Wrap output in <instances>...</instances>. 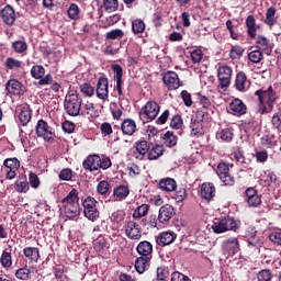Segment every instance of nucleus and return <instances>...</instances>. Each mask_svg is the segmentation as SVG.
I'll use <instances>...</instances> for the list:
<instances>
[{"label":"nucleus","instance_id":"34","mask_svg":"<svg viewBox=\"0 0 281 281\" xmlns=\"http://www.w3.org/2000/svg\"><path fill=\"white\" fill-rule=\"evenodd\" d=\"M246 236L248 238L249 245H251L252 247H260V239L256 238V227H248Z\"/></svg>","mask_w":281,"mask_h":281},{"label":"nucleus","instance_id":"40","mask_svg":"<svg viewBox=\"0 0 281 281\" xmlns=\"http://www.w3.org/2000/svg\"><path fill=\"white\" fill-rule=\"evenodd\" d=\"M190 128L191 135H203V133H205L201 121H191Z\"/></svg>","mask_w":281,"mask_h":281},{"label":"nucleus","instance_id":"41","mask_svg":"<svg viewBox=\"0 0 281 281\" xmlns=\"http://www.w3.org/2000/svg\"><path fill=\"white\" fill-rule=\"evenodd\" d=\"M67 12L71 21H78V19H80V8L76 3H71Z\"/></svg>","mask_w":281,"mask_h":281},{"label":"nucleus","instance_id":"23","mask_svg":"<svg viewBox=\"0 0 281 281\" xmlns=\"http://www.w3.org/2000/svg\"><path fill=\"white\" fill-rule=\"evenodd\" d=\"M249 80L247 79V75L243 71L238 72L235 79V87L237 91H240L241 93L247 91L249 89Z\"/></svg>","mask_w":281,"mask_h":281},{"label":"nucleus","instance_id":"45","mask_svg":"<svg viewBox=\"0 0 281 281\" xmlns=\"http://www.w3.org/2000/svg\"><path fill=\"white\" fill-rule=\"evenodd\" d=\"M148 210H150V206L148 204H142L139 205L133 213V218H142L148 214Z\"/></svg>","mask_w":281,"mask_h":281},{"label":"nucleus","instance_id":"20","mask_svg":"<svg viewBox=\"0 0 281 281\" xmlns=\"http://www.w3.org/2000/svg\"><path fill=\"white\" fill-rule=\"evenodd\" d=\"M201 196L205 199V201H212L214 196H216V187L212 182H204L201 186Z\"/></svg>","mask_w":281,"mask_h":281},{"label":"nucleus","instance_id":"38","mask_svg":"<svg viewBox=\"0 0 281 281\" xmlns=\"http://www.w3.org/2000/svg\"><path fill=\"white\" fill-rule=\"evenodd\" d=\"M0 265L3 269H10L12 267V254L4 250L0 257Z\"/></svg>","mask_w":281,"mask_h":281},{"label":"nucleus","instance_id":"55","mask_svg":"<svg viewBox=\"0 0 281 281\" xmlns=\"http://www.w3.org/2000/svg\"><path fill=\"white\" fill-rule=\"evenodd\" d=\"M29 182L31 188H34V190L38 189V187L41 186V179H38V176L34 172L30 173Z\"/></svg>","mask_w":281,"mask_h":281},{"label":"nucleus","instance_id":"3","mask_svg":"<svg viewBox=\"0 0 281 281\" xmlns=\"http://www.w3.org/2000/svg\"><path fill=\"white\" fill-rule=\"evenodd\" d=\"M81 106H82V99L80 98V94H78V91L76 90L68 91L65 99V109L68 115H72L74 117L80 115Z\"/></svg>","mask_w":281,"mask_h":281},{"label":"nucleus","instance_id":"35","mask_svg":"<svg viewBox=\"0 0 281 281\" xmlns=\"http://www.w3.org/2000/svg\"><path fill=\"white\" fill-rule=\"evenodd\" d=\"M131 194V190H128V187L126 186H120L114 189L113 195L117 201H122V199H126Z\"/></svg>","mask_w":281,"mask_h":281},{"label":"nucleus","instance_id":"27","mask_svg":"<svg viewBox=\"0 0 281 281\" xmlns=\"http://www.w3.org/2000/svg\"><path fill=\"white\" fill-rule=\"evenodd\" d=\"M153 257H138L135 260V269L137 273H144L150 267V260Z\"/></svg>","mask_w":281,"mask_h":281},{"label":"nucleus","instance_id":"1","mask_svg":"<svg viewBox=\"0 0 281 281\" xmlns=\"http://www.w3.org/2000/svg\"><path fill=\"white\" fill-rule=\"evenodd\" d=\"M255 95L258 98V112L261 115L267 113H272L276 106V102H278V92L273 89V87H268V89H260L255 92Z\"/></svg>","mask_w":281,"mask_h":281},{"label":"nucleus","instance_id":"53","mask_svg":"<svg viewBox=\"0 0 281 281\" xmlns=\"http://www.w3.org/2000/svg\"><path fill=\"white\" fill-rule=\"evenodd\" d=\"M80 91L83 95H87L88 98H91V95H93V93H95V89L92 87L91 83L81 85Z\"/></svg>","mask_w":281,"mask_h":281},{"label":"nucleus","instance_id":"61","mask_svg":"<svg viewBox=\"0 0 281 281\" xmlns=\"http://www.w3.org/2000/svg\"><path fill=\"white\" fill-rule=\"evenodd\" d=\"M258 281H269L271 280V271L262 270L257 274Z\"/></svg>","mask_w":281,"mask_h":281},{"label":"nucleus","instance_id":"11","mask_svg":"<svg viewBox=\"0 0 281 281\" xmlns=\"http://www.w3.org/2000/svg\"><path fill=\"white\" fill-rule=\"evenodd\" d=\"M4 170H5V177L7 179H14L16 177V170L21 168V161L16 158H7L3 161Z\"/></svg>","mask_w":281,"mask_h":281},{"label":"nucleus","instance_id":"2","mask_svg":"<svg viewBox=\"0 0 281 281\" xmlns=\"http://www.w3.org/2000/svg\"><path fill=\"white\" fill-rule=\"evenodd\" d=\"M78 194V190L72 189L68 195L61 200L64 214L67 218L80 216V198Z\"/></svg>","mask_w":281,"mask_h":281},{"label":"nucleus","instance_id":"49","mask_svg":"<svg viewBox=\"0 0 281 281\" xmlns=\"http://www.w3.org/2000/svg\"><path fill=\"white\" fill-rule=\"evenodd\" d=\"M261 181L265 183V186H271V183H276L278 181V176L273 172H265L261 176Z\"/></svg>","mask_w":281,"mask_h":281},{"label":"nucleus","instance_id":"25","mask_svg":"<svg viewBox=\"0 0 281 281\" xmlns=\"http://www.w3.org/2000/svg\"><path fill=\"white\" fill-rule=\"evenodd\" d=\"M123 135H134L137 132V123L132 119H125L121 125Z\"/></svg>","mask_w":281,"mask_h":281},{"label":"nucleus","instance_id":"59","mask_svg":"<svg viewBox=\"0 0 281 281\" xmlns=\"http://www.w3.org/2000/svg\"><path fill=\"white\" fill-rule=\"evenodd\" d=\"M168 270L164 267L157 268V281H164L168 278Z\"/></svg>","mask_w":281,"mask_h":281},{"label":"nucleus","instance_id":"56","mask_svg":"<svg viewBox=\"0 0 281 281\" xmlns=\"http://www.w3.org/2000/svg\"><path fill=\"white\" fill-rule=\"evenodd\" d=\"M21 65V60L14 59L12 57L7 58L5 60V67H8L9 69H19Z\"/></svg>","mask_w":281,"mask_h":281},{"label":"nucleus","instance_id":"8","mask_svg":"<svg viewBox=\"0 0 281 281\" xmlns=\"http://www.w3.org/2000/svg\"><path fill=\"white\" fill-rule=\"evenodd\" d=\"M124 232L127 238L131 240H140L142 239V226L137 224L135 221H125L124 223Z\"/></svg>","mask_w":281,"mask_h":281},{"label":"nucleus","instance_id":"10","mask_svg":"<svg viewBox=\"0 0 281 281\" xmlns=\"http://www.w3.org/2000/svg\"><path fill=\"white\" fill-rule=\"evenodd\" d=\"M216 172L217 177H220L221 181L225 186H234V183L236 182L232 173H229V165L225 162H220Z\"/></svg>","mask_w":281,"mask_h":281},{"label":"nucleus","instance_id":"33","mask_svg":"<svg viewBox=\"0 0 281 281\" xmlns=\"http://www.w3.org/2000/svg\"><path fill=\"white\" fill-rule=\"evenodd\" d=\"M23 254L25 258H29V260H32L33 262H38V258H41V254L36 247H25Z\"/></svg>","mask_w":281,"mask_h":281},{"label":"nucleus","instance_id":"12","mask_svg":"<svg viewBox=\"0 0 281 281\" xmlns=\"http://www.w3.org/2000/svg\"><path fill=\"white\" fill-rule=\"evenodd\" d=\"M164 83L168 89L171 91H175L181 87V80L179 79V75L175 71H168L165 74L164 78Z\"/></svg>","mask_w":281,"mask_h":281},{"label":"nucleus","instance_id":"6","mask_svg":"<svg viewBox=\"0 0 281 281\" xmlns=\"http://www.w3.org/2000/svg\"><path fill=\"white\" fill-rule=\"evenodd\" d=\"M83 214L88 221L95 222L100 218V211L98 210V200L93 196H88L83 203Z\"/></svg>","mask_w":281,"mask_h":281},{"label":"nucleus","instance_id":"50","mask_svg":"<svg viewBox=\"0 0 281 281\" xmlns=\"http://www.w3.org/2000/svg\"><path fill=\"white\" fill-rule=\"evenodd\" d=\"M124 37V31L116 29L108 32L105 34L106 41H116L117 38H123Z\"/></svg>","mask_w":281,"mask_h":281},{"label":"nucleus","instance_id":"9","mask_svg":"<svg viewBox=\"0 0 281 281\" xmlns=\"http://www.w3.org/2000/svg\"><path fill=\"white\" fill-rule=\"evenodd\" d=\"M159 104L155 101L147 102L139 112L140 120H155L159 115Z\"/></svg>","mask_w":281,"mask_h":281},{"label":"nucleus","instance_id":"22","mask_svg":"<svg viewBox=\"0 0 281 281\" xmlns=\"http://www.w3.org/2000/svg\"><path fill=\"white\" fill-rule=\"evenodd\" d=\"M149 148L150 147L148 146V142H146V140L137 142L135 144V148L133 151L135 159H139V160L144 159V157L146 156V153H148Z\"/></svg>","mask_w":281,"mask_h":281},{"label":"nucleus","instance_id":"47","mask_svg":"<svg viewBox=\"0 0 281 281\" xmlns=\"http://www.w3.org/2000/svg\"><path fill=\"white\" fill-rule=\"evenodd\" d=\"M243 54H245V48L236 45L232 47L229 52V58H232V60H238V58H240Z\"/></svg>","mask_w":281,"mask_h":281},{"label":"nucleus","instance_id":"24","mask_svg":"<svg viewBox=\"0 0 281 281\" xmlns=\"http://www.w3.org/2000/svg\"><path fill=\"white\" fill-rule=\"evenodd\" d=\"M136 251L142 257L153 258V244L148 240H143L137 245Z\"/></svg>","mask_w":281,"mask_h":281},{"label":"nucleus","instance_id":"18","mask_svg":"<svg viewBox=\"0 0 281 281\" xmlns=\"http://www.w3.org/2000/svg\"><path fill=\"white\" fill-rule=\"evenodd\" d=\"M222 248L227 254H236L240 249V241H238L237 237H229L223 241Z\"/></svg>","mask_w":281,"mask_h":281},{"label":"nucleus","instance_id":"31","mask_svg":"<svg viewBox=\"0 0 281 281\" xmlns=\"http://www.w3.org/2000/svg\"><path fill=\"white\" fill-rule=\"evenodd\" d=\"M32 273H36V268H20L15 271V278H18V280H30V276H32Z\"/></svg>","mask_w":281,"mask_h":281},{"label":"nucleus","instance_id":"37","mask_svg":"<svg viewBox=\"0 0 281 281\" xmlns=\"http://www.w3.org/2000/svg\"><path fill=\"white\" fill-rule=\"evenodd\" d=\"M30 190V184L27 183V178L21 177L15 181V192H27Z\"/></svg>","mask_w":281,"mask_h":281},{"label":"nucleus","instance_id":"39","mask_svg":"<svg viewBox=\"0 0 281 281\" xmlns=\"http://www.w3.org/2000/svg\"><path fill=\"white\" fill-rule=\"evenodd\" d=\"M177 135L172 132H167L164 136V144L165 146H168V148H172V146H177Z\"/></svg>","mask_w":281,"mask_h":281},{"label":"nucleus","instance_id":"19","mask_svg":"<svg viewBox=\"0 0 281 281\" xmlns=\"http://www.w3.org/2000/svg\"><path fill=\"white\" fill-rule=\"evenodd\" d=\"M175 215V207L170 204H165L160 207L159 214H158V221L159 223H168L170 218Z\"/></svg>","mask_w":281,"mask_h":281},{"label":"nucleus","instance_id":"43","mask_svg":"<svg viewBox=\"0 0 281 281\" xmlns=\"http://www.w3.org/2000/svg\"><path fill=\"white\" fill-rule=\"evenodd\" d=\"M92 247L99 252L103 251L106 247V239L104 238V236L100 235L99 237H97L92 243Z\"/></svg>","mask_w":281,"mask_h":281},{"label":"nucleus","instance_id":"54","mask_svg":"<svg viewBox=\"0 0 281 281\" xmlns=\"http://www.w3.org/2000/svg\"><path fill=\"white\" fill-rule=\"evenodd\" d=\"M263 56H262V52L260 50H252L248 54V59L251 63L258 64L260 63V60H262Z\"/></svg>","mask_w":281,"mask_h":281},{"label":"nucleus","instance_id":"57","mask_svg":"<svg viewBox=\"0 0 281 281\" xmlns=\"http://www.w3.org/2000/svg\"><path fill=\"white\" fill-rule=\"evenodd\" d=\"M258 164H266L267 159H269V153L267 150H259L255 155Z\"/></svg>","mask_w":281,"mask_h":281},{"label":"nucleus","instance_id":"60","mask_svg":"<svg viewBox=\"0 0 281 281\" xmlns=\"http://www.w3.org/2000/svg\"><path fill=\"white\" fill-rule=\"evenodd\" d=\"M124 216H126V213H124V211H116L112 214V221H114V223H122V221H124Z\"/></svg>","mask_w":281,"mask_h":281},{"label":"nucleus","instance_id":"16","mask_svg":"<svg viewBox=\"0 0 281 281\" xmlns=\"http://www.w3.org/2000/svg\"><path fill=\"white\" fill-rule=\"evenodd\" d=\"M177 240V234L173 232L167 231L158 234L156 236V243L159 247H166V245H172Z\"/></svg>","mask_w":281,"mask_h":281},{"label":"nucleus","instance_id":"58","mask_svg":"<svg viewBox=\"0 0 281 281\" xmlns=\"http://www.w3.org/2000/svg\"><path fill=\"white\" fill-rule=\"evenodd\" d=\"M97 192L99 194H108L109 193V182L108 181H101L97 186Z\"/></svg>","mask_w":281,"mask_h":281},{"label":"nucleus","instance_id":"63","mask_svg":"<svg viewBox=\"0 0 281 281\" xmlns=\"http://www.w3.org/2000/svg\"><path fill=\"white\" fill-rule=\"evenodd\" d=\"M171 281H190V278L181 272H173L171 274Z\"/></svg>","mask_w":281,"mask_h":281},{"label":"nucleus","instance_id":"14","mask_svg":"<svg viewBox=\"0 0 281 281\" xmlns=\"http://www.w3.org/2000/svg\"><path fill=\"white\" fill-rule=\"evenodd\" d=\"M7 91L12 95H23L27 91V89L23 83H21V81L16 79H10L7 82Z\"/></svg>","mask_w":281,"mask_h":281},{"label":"nucleus","instance_id":"5","mask_svg":"<svg viewBox=\"0 0 281 281\" xmlns=\"http://www.w3.org/2000/svg\"><path fill=\"white\" fill-rule=\"evenodd\" d=\"M212 229L215 234L236 232V229H238V223H236L233 217H224L222 220H215L213 222Z\"/></svg>","mask_w":281,"mask_h":281},{"label":"nucleus","instance_id":"62","mask_svg":"<svg viewBox=\"0 0 281 281\" xmlns=\"http://www.w3.org/2000/svg\"><path fill=\"white\" fill-rule=\"evenodd\" d=\"M269 240H271V243H274V245H281V232H272L269 235Z\"/></svg>","mask_w":281,"mask_h":281},{"label":"nucleus","instance_id":"64","mask_svg":"<svg viewBox=\"0 0 281 281\" xmlns=\"http://www.w3.org/2000/svg\"><path fill=\"white\" fill-rule=\"evenodd\" d=\"M272 124L274 128H277L281 133V114H274L272 116Z\"/></svg>","mask_w":281,"mask_h":281},{"label":"nucleus","instance_id":"28","mask_svg":"<svg viewBox=\"0 0 281 281\" xmlns=\"http://www.w3.org/2000/svg\"><path fill=\"white\" fill-rule=\"evenodd\" d=\"M246 27H247V34L250 38H256V34L258 32V26L256 24V18L254 15H248L246 19Z\"/></svg>","mask_w":281,"mask_h":281},{"label":"nucleus","instance_id":"51","mask_svg":"<svg viewBox=\"0 0 281 281\" xmlns=\"http://www.w3.org/2000/svg\"><path fill=\"white\" fill-rule=\"evenodd\" d=\"M103 8L106 12H115L119 8L117 0H103Z\"/></svg>","mask_w":281,"mask_h":281},{"label":"nucleus","instance_id":"17","mask_svg":"<svg viewBox=\"0 0 281 281\" xmlns=\"http://www.w3.org/2000/svg\"><path fill=\"white\" fill-rule=\"evenodd\" d=\"M229 111L232 115L240 117V115H245V113H247V105L240 99H233L229 103Z\"/></svg>","mask_w":281,"mask_h":281},{"label":"nucleus","instance_id":"21","mask_svg":"<svg viewBox=\"0 0 281 281\" xmlns=\"http://www.w3.org/2000/svg\"><path fill=\"white\" fill-rule=\"evenodd\" d=\"M1 19L7 25H14V21H16L14 9L10 5L4 7L1 10Z\"/></svg>","mask_w":281,"mask_h":281},{"label":"nucleus","instance_id":"30","mask_svg":"<svg viewBox=\"0 0 281 281\" xmlns=\"http://www.w3.org/2000/svg\"><path fill=\"white\" fill-rule=\"evenodd\" d=\"M19 120L22 126H27V124H30V121L32 120V110H30V105H24L21 108Z\"/></svg>","mask_w":281,"mask_h":281},{"label":"nucleus","instance_id":"44","mask_svg":"<svg viewBox=\"0 0 281 281\" xmlns=\"http://www.w3.org/2000/svg\"><path fill=\"white\" fill-rule=\"evenodd\" d=\"M90 115V117H93L95 115V106H93L92 102H86L80 111V115Z\"/></svg>","mask_w":281,"mask_h":281},{"label":"nucleus","instance_id":"48","mask_svg":"<svg viewBox=\"0 0 281 281\" xmlns=\"http://www.w3.org/2000/svg\"><path fill=\"white\" fill-rule=\"evenodd\" d=\"M217 139H222V142H232V139H234V134L229 128H224L217 133Z\"/></svg>","mask_w":281,"mask_h":281},{"label":"nucleus","instance_id":"7","mask_svg":"<svg viewBox=\"0 0 281 281\" xmlns=\"http://www.w3.org/2000/svg\"><path fill=\"white\" fill-rule=\"evenodd\" d=\"M232 67L227 65H222L217 69V78H218V89L222 91H227L229 85H232Z\"/></svg>","mask_w":281,"mask_h":281},{"label":"nucleus","instance_id":"52","mask_svg":"<svg viewBox=\"0 0 281 281\" xmlns=\"http://www.w3.org/2000/svg\"><path fill=\"white\" fill-rule=\"evenodd\" d=\"M12 48L16 54H23V52H27V43L24 41H15L12 43Z\"/></svg>","mask_w":281,"mask_h":281},{"label":"nucleus","instance_id":"15","mask_svg":"<svg viewBox=\"0 0 281 281\" xmlns=\"http://www.w3.org/2000/svg\"><path fill=\"white\" fill-rule=\"evenodd\" d=\"M97 97L100 100H109V79L100 77L97 82Z\"/></svg>","mask_w":281,"mask_h":281},{"label":"nucleus","instance_id":"26","mask_svg":"<svg viewBox=\"0 0 281 281\" xmlns=\"http://www.w3.org/2000/svg\"><path fill=\"white\" fill-rule=\"evenodd\" d=\"M257 49H261V52H266V54H271L273 47L271 46V42L266 36L259 35L256 40Z\"/></svg>","mask_w":281,"mask_h":281},{"label":"nucleus","instance_id":"13","mask_svg":"<svg viewBox=\"0 0 281 281\" xmlns=\"http://www.w3.org/2000/svg\"><path fill=\"white\" fill-rule=\"evenodd\" d=\"M36 135L37 137H43L46 142H49L50 139H54V133H52V130L49 128V125H47V122L40 120L36 125Z\"/></svg>","mask_w":281,"mask_h":281},{"label":"nucleus","instance_id":"4","mask_svg":"<svg viewBox=\"0 0 281 281\" xmlns=\"http://www.w3.org/2000/svg\"><path fill=\"white\" fill-rule=\"evenodd\" d=\"M85 170H89L93 172L95 170H109L111 168V159L110 158H100L99 155H90L82 164Z\"/></svg>","mask_w":281,"mask_h":281},{"label":"nucleus","instance_id":"46","mask_svg":"<svg viewBox=\"0 0 281 281\" xmlns=\"http://www.w3.org/2000/svg\"><path fill=\"white\" fill-rule=\"evenodd\" d=\"M31 76L32 78H35V80H41L43 76H45V68L41 65H35L31 69Z\"/></svg>","mask_w":281,"mask_h":281},{"label":"nucleus","instance_id":"32","mask_svg":"<svg viewBox=\"0 0 281 281\" xmlns=\"http://www.w3.org/2000/svg\"><path fill=\"white\" fill-rule=\"evenodd\" d=\"M276 12H277L276 8L273 7L268 8L266 12V19L263 23H266V25H268L269 27H273V25L278 23V18H276Z\"/></svg>","mask_w":281,"mask_h":281},{"label":"nucleus","instance_id":"29","mask_svg":"<svg viewBox=\"0 0 281 281\" xmlns=\"http://www.w3.org/2000/svg\"><path fill=\"white\" fill-rule=\"evenodd\" d=\"M159 188L164 192H175L177 190V181L172 178H165L159 181Z\"/></svg>","mask_w":281,"mask_h":281},{"label":"nucleus","instance_id":"42","mask_svg":"<svg viewBox=\"0 0 281 281\" xmlns=\"http://www.w3.org/2000/svg\"><path fill=\"white\" fill-rule=\"evenodd\" d=\"M161 155H164V147L161 145H156L155 147H153L149 150L148 159H150L153 161L155 159H159V157H161Z\"/></svg>","mask_w":281,"mask_h":281},{"label":"nucleus","instance_id":"36","mask_svg":"<svg viewBox=\"0 0 281 281\" xmlns=\"http://www.w3.org/2000/svg\"><path fill=\"white\" fill-rule=\"evenodd\" d=\"M146 30V23L142 19H136L132 22V32L134 34H144Z\"/></svg>","mask_w":281,"mask_h":281}]
</instances>
